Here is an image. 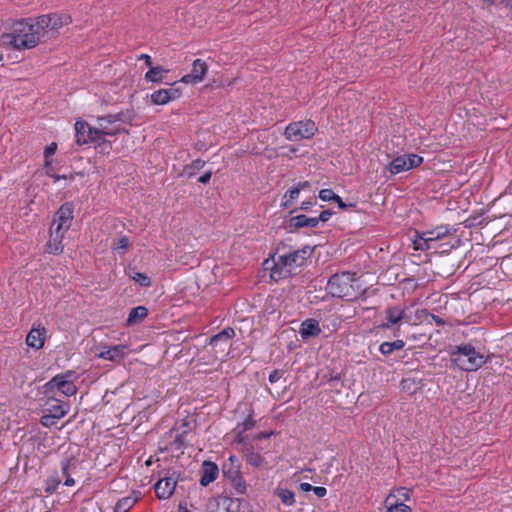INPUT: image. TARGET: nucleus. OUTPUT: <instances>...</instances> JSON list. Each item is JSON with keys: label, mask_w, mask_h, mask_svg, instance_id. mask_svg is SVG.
<instances>
[{"label": "nucleus", "mask_w": 512, "mask_h": 512, "mask_svg": "<svg viewBox=\"0 0 512 512\" xmlns=\"http://www.w3.org/2000/svg\"><path fill=\"white\" fill-rule=\"evenodd\" d=\"M41 42H45V39L35 18L15 22L11 32L1 36V43L15 50L32 49Z\"/></svg>", "instance_id": "obj_1"}, {"label": "nucleus", "mask_w": 512, "mask_h": 512, "mask_svg": "<svg viewBox=\"0 0 512 512\" xmlns=\"http://www.w3.org/2000/svg\"><path fill=\"white\" fill-rule=\"evenodd\" d=\"M132 122L133 117L129 112L98 116L95 127L101 145L107 143L106 137H115L121 133H128L123 124L132 125Z\"/></svg>", "instance_id": "obj_2"}, {"label": "nucleus", "mask_w": 512, "mask_h": 512, "mask_svg": "<svg viewBox=\"0 0 512 512\" xmlns=\"http://www.w3.org/2000/svg\"><path fill=\"white\" fill-rule=\"evenodd\" d=\"M326 289L333 297L346 300H353L361 293V288L355 275L350 272H342L331 276Z\"/></svg>", "instance_id": "obj_3"}, {"label": "nucleus", "mask_w": 512, "mask_h": 512, "mask_svg": "<svg viewBox=\"0 0 512 512\" xmlns=\"http://www.w3.org/2000/svg\"><path fill=\"white\" fill-rule=\"evenodd\" d=\"M451 356L453 363L464 371H475L486 362L485 356L470 344L457 346Z\"/></svg>", "instance_id": "obj_4"}, {"label": "nucleus", "mask_w": 512, "mask_h": 512, "mask_svg": "<svg viewBox=\"0 0 512 512\" xmlns=\"http://www.w3.org/2000/svg\"><path fill=\"white\" fill-rule=\"evenodd\" d=\"M35 19L40 30H42L45 41L56 37L59 30L72 21L71 16L64 13L41 15Z\"/></svg>", "instance_id": "obj_5"}, {"label": "nucleus", "mask_w": 512, "mask_h": 512, "mask_svg": "<svg viewBox=\"0 0 512 512\" xmlns=\"http://www.w3.org/2000/svg\"><path fill=\"white\" fill-rule=\"evenodd\" d=\"M73 372H67L65 374H58L54 376L50 381L42 386V393L45 396H55L60 393L64 396H72L76 394L77 388L71 377Z\"/></svg>", "instance_id": "obj_6"}, {"label": "nucleus", "mask_w": 512, "mask_h": 512, "mask_svg": "<svg viewBox=\"0 0 512 512\" xmlns=\"http://www.w3.org/2000/svg\"><path fill=\"white\" fill-rule=\"evenodd\" d=\"M310 253L311 249L309 247H305L301 250L280 255L277 261H275L274 268H272V275H275L276 273L281 275L283 273V269H286L284 273H291L292 268L301 266Z\"/></svg>", "instance_id": "obj_7"}, {"label": "nucleus", "mask_w": 512, "mask_h": 512, "mask_svg": "<svg viewBox=\"0 0 512 512\" xmlns=\"http://www.w3.org/2000/svg\"><path fill=\"white\" fill-rule=\"evenodd\" d=\"M449 234L447 226H438L435 229L423 231L421 233L415 232V237L412 240L416 250L427 251L436 249L435 243L443 239Z\"/></svg>", "instance_id": "obj_8"}, {"label": "nucleus", "mask_w": 512, "mask_h": 512, "mask_svg": "<svg viewBox=\"0 0 512 512\" xmlns=\"http://www.w3.org/2000/svg\"><path fill=\"white\" fill-rule=\"evenodd\" d=\"M317 127L311 120L290 123L285 129V137L289 141L310 139L315 135Z\"/></svg>", "instance_id": "obj_9"}, {"label": "nucleus", "mask_w": 512, "mask_h": 512, "mask_svg": "<svg viewBox=\"0 0 512 512\" xmlns=\"http://www.w3.org/2000/svg\"><path fill=\"white\" fill-rule=\"evenodd\" d=\"M235 336L233 328L227 327L210 338L209 345L213 350L215 360L223 359L229 352L230 340Z\"/></svg>", "instance_id": "obj_10"}, {"label": "nucleus", "mask_w": 512, "mask_h": 512, "mask_svg": "<svg viewBox=\"0 0 512 512\" xmlns=\"http://www.w3.org/2000/svg\"><path fill=\"white\" fill-rule=\"evenodd\" d=\"M73 210L72 203H64L56 212L50 230L66 233L73 221Z\"/></svg>", "instance_id": "obj_11"}, {"label": "nucleus", "mask_w": 512, "mask_h": 512, "mask_svg": "<svg viewBox=\"0 0 512 512\" xmlns=\"http://www.w3.org/2000/svg\"><path fill=\"white\" fill-rule=\"evenodd\" d=\"M75 131L76 142L78 145H85L90 143H94L97 146L101 145L95 125L92 126L85 121H77L75 123Z\"/></svg>", "instance_id": "obj_12"}, {"label": "nucleus", "mask_w": 512, "mask_h": 512, "mask_svg": "<svg viewBox=\"0 0 512 512\" xmlns=\"http://www.w3.org/2000/svg\"><path fill=\"white\" fill-rule=\"evenodd\" d=\"M178 475L176 471L167 473L164 477L160 478L154 485L155 493L159 499H169L177 485Z\"/></svg>", "instance_id": "obj_13"}, {"label": "nucleus", "mask_w": 512, "mask_h": 512, "mask_svg": "<svg viewBox=\"0 0 512 512\" xmlns=\"http://www.w3.org/2000/svg\"><path fill=\"white\" fill-rule=\"evenodd\" d=\"M239 503L227 496H219L210 499L207 504V512H238Z\"/></svg>", "instance_id": "obj_14"}, {"label": "nucleus", "mask_w": 512, "mask_h": 512, "mask_svg": "<svg viewBox=\"0 0 512 512\" xmlns=\"http://www.w3.org/2000/svg\"><path fill=\"white\" fill-rule=\"evenodd\" d=\"M181 95L180 89L175 87V84L171 85L169 88L159 89L154 91L150 95L151 102L154 105H165L170 101H174L178 99Z\"/></svg>", "instance_id": "obj_15"}, {"label": "nucleus", "mask_w": 512, "mask_h": 512, "mask_svg": "<svg viewBox=\"0 0 512 512\" xmlns=\"http://www.w3.org/2000/svg\"><path fill=\"white\" fill-rule=\"evenodd\" d=\"M208 71L207 64L201 59L194 60L192 64V70L189 74L184 75L180 82L185 84H197L204 80V77Z\"/></svg>", "instance_id": "obj_16"}, {"label": "nucleus", "mask_w": 512, "mask_h": 512, "mask_svg": "<svg viewBox=\"0 0 512 512\" xmlns=\"http://www.w3.org/2000/svg\"><path fill=\"white\" fill-rule=\"evenodd\" d=\"M126 355L127 347L125 345L103 346L102 349L97 353L99 358L113 362L123 360Z\"/></svg>", "instance_id": "obj_17"}, {"label": "nucleus", "mask_w": 512, "mask_h": 512, "mask_svg": "<svg viewBox=\"0 0 512 512\" xmlns=\"http://www.w3.org/2000/svg\"><path fill=\"white\" fill-rule=\"evenodd\" d=\"M47 398L44 406L45 412L57 416L59 419L63 418L69 411V405L63 403L55 396H45Z\"/></svg>", "instance_id": "obj_18"}, {"label": "nucleus", "mask_w": 512, "mask_h": 512, "mask_svg": "<svg viewBox=\"0 0 512 512\" xmlns=\"http://www.w3.org/2000/svg\"><path fill=\"white\" fill-rule=\"evenodd\" d=\"M219 474L218 466L210 461H204L201 468L200 484L207 486L213 482Z\"/></svg>", "instance_id": "obj_19"}, {"label": "nucleus", "mask_w": 512, "mask_h": 512, "mask_svg": "<svg viewBox=\"0 0 512 512\" xmlns=\"http://www.w3.org/2000/svg\"><path fill=\"white\" fill-rule=\"evenodd\" d=\"M45 328L33 327L26 337V344L34 349H40L44 345Z\"/></svg>", "instance_id": "obj_20"}, {"label": "nucleus", "mask_w": 512, "mask_h": 512, "mask_svg": "<svg viewBox=\"0 0 512 512\" xmlns=\"http://www.w3.org/2000/svg\"><path fill=\"white\" fill-rule=\"evenodd\" d=\"M386 319H387V323L383 325L386 328L390 327L391 325H395V324L399 323L401 320H405L406 322L409 321V319L405 313V310L399 306H395V307H391V308L387 309L386 310Z\"/></svg>", "instance_id": "obj_21"}, {"label": "nucleus", "mask_w": 512, "mask_h": 512, "mask_svg": "<svg viewBox=\"0 0 512 512\" xmlns=\"http://www.w3.org/2000/svg\"><path fill=\"white\" fill-rule=\"evenodd\" d=\"M65 233L50 230V238L46 244V251L52 254H59L63 251L62 240Z\"/></svg>", "instance_id": "obj_22"}, {"label": "nucleus", "mask_w": 512, "mask_h": 512, "mask_svg": "<svg viewBox=\"0 0 512 512\" xmlns=\"http://www.w3.org/2000/svg\"><path fill=\"white\" fill-rule=\"evenodd\" d=\"M321 332L319 323L315 319L305 320L300 327L299 333L303 339L317 336Z\"/></svg>", "instance_id": "obj_23"}, {"label": "nucleus", "mask_w": 512, "mask_h": 512, "mask_svg": "<svg viewBox=\"0 0 512 512\" xmlns=\"http://www.w3.org/2000/svg\"><path fill=\"white\" fill-rule=\"evenodd\" d=\"M317 220L316 217H307L306 215H297L290 219V227H293L295 229L303 228V227H309L314 228L316 227Z\"/></svg>", "instance_id": "obj_24"}, {"label": "nucleus", "mask_w": 512, "mask_h": 512, "mask_svg": "<svg viewBox=\"0 0 512 512\" xmlns=\"http://www.w3.org/2000/svg\"><path fill=\"white\" fill-rule=\"evenodd\" d=\"M396 495L394 493H390L386 500L385 504L387 506L386 512H411V508L405 505L402 502H398V499L394 501Z\"/></svg>", "instance_id": "obj_25"}, {"label": "nucleus", "mask_w": 512, "mask_h": 512, "mask_svg": "<svg viewBox=\"0 0 512 512\" xmlns=\"http://www.w3.org/2000/svg\"><path fill=\"white\" fill-rule=\"evenodd\" d=\"M139 497L135 493L120 499L115 507V512H128L138 501Z\"/></svg>", "instance_id": "obj_26"}, {"label": "nucleus", "mask_w": 512, "mask_h": 512, "mask_svg": "<svg viewBox=\"0 0 512 512\" xmlns=\"http://www.w3.org/2000/svg\"><path fill=\"white\" fill-rule=\"evenodd\" d=\"M148 315V310L144 306H137L133 308L128 316L127 323L129 325H134L141 322Z\"/></svg>", "instance_id": "obj_27"}, {"label": "nucleus", "mask_w": 512, "mask_h": 512, "mask_svg": "<svg viewBox=\"0 0 512 512\" xmlns=\"http://www.w3.org/2000/svg\"><path fill=\"white\" fill-rule=\"evenodd\" d=\"M229 478L238 494H244L246 492V483L238 470L229 471Z\"/></svg>", "instance_id": "obj_28"}, {"label": "nucleus", "mask_w": 512, "mask_h": 512, "mask_svg": "<svg viewBox=\"0 0 512 512\" xmlns=\"http://www.w3.org/2000/svg\"><path fill=\"white\" fill-rule=\"evenodd\" d=\"M167 72L168 70L164 69L162 66H151L149 71L145 74V79L150 82H161Z\"/></svg>", "instance_id": "obj_29"}, {"label": "nucleus", "mask_w": 512, "mask_h": 512, "mask_svg": "<svg viewBox=\"0 0 512 512\" xmlns=\"http://www.w3.org/2000/svg\"><path fill=\"white\" fill-rule=\"evenodd\" d=\"M404 347V342L402 340H395L393 342H383L379 350L383 355H389L394 351L401 350Z\"/></svg>", "instance_id": "obj_30"}, {"label": "nucleus", "mask_w": 512, "mask_h": 512, "mask_svg": "<svg viewBox=\"0 0 512 512\" xmlns=\"http://www.w3.org/2000/svg\"><path fill=\"white\" fill-rule=\"evenodd\" d=\"M389 170L392 174H398L404 171H407V165L405 156H399L392 160L389 164Z\"/></svg>", "instance_id": "obj_31"}, {"label": "nucleus", "mask_w": 512, "mask_h": 512, "mask_svg": "<svg viewBox=\"0 0 512 512\" xmlns=\"http://www.w3.org/2000/svg\"><path fill=\"white\" fill-rule=\"evenodd\" d=\"M276 495L280 498L283 504L291 506L295 503V494L291 490L278 488Z\"/></svg>", "instance_id": "obj_32"}, {"label": "nucleus", "mask_w": 512, "mask_h": 512, "mask_svg": "<svg viewBox=\"0 0 512 512\" xmlns=\"http://www.w3.org/2000/svg\"><path fill=\"white\" fill-rule=\"evenodd\" d=\"M128 276L143 287L151 285V280L146 274L137 272L134 269L128 271Z\"/></svg>", "instance_id": "obj_33"}, {"label": "nucleus", "mask_w": 512, "mask_h": 512, "mask_svg": "<svg viewBox=\"0 0 512 512\" xmlns=\"http://www.w3.org/2000/svg\"><path fill=\"white\" fill-rule=\"evenodd\" d=\"M129 245H130V241H129L128 237L122 236L113 242L112 247L114 250H117L121 254H124L128 250Z\"/></svg>", "instance_id": "obj_34"}, {"label": "nucleus", "mask_w": 512, "mask_h": 512, "mask_svg": "<svg viewBox=\"0 0 512 512\" xmlns=\"http://www.w3.org/2000/svg\"><path fill=\"white\" fill-rule=\"evenodd\" d=\"M300 194V188L294 187L290 190H288L283 197L282 206L288 207L291 205L292 201L297 199Z\"/></svg>", "instance_id": "obj_35"}, {"label": "nucleus", "mask_w": 512, "mask_h": 512, "mask_svg": "<svg viewBox=\"0 0 512 512\" xmlns=\"http://www.w3.org/2000/svg\"><path fill=\"white\" fill-rule=\"evenodd\" d=\"M77 461L74 458H67L61 462L62 474L66 477L76 468Z\"/></svg>", "instance_id": "obj_36"}, {"label": "nucleus", "mask_w": 512, "mask_h": 512, "mask_svg": "<svg viewBox=\"0 0 512 512\" xmlns=\"http://www.w3.org/2000/svg\"><path fill=\"white\" fill-rule=\"evenodd\" d=\"M404 156H405L406 165H407L408 170L418 167L423 161V158L416 154H408V155H404Z\"/></svg>", "instance_id": "obj_37"}, {"label": "nucleus", "mask_w": 512, "mask_h": 512, "mask_svg": "<svg viewBox=\"0 0 512 512\" xmlns=\"http://www.w3.org/2000/svg\"><path fill=\"white\" fill-rule=\"evenodd\" d=\"M205 162L197 159L191 163V165L187 166L184 170L185 174L189 177L193 176L197 170H200L204 167Z\"/></svg>", "instance_id": "obj_38"}, {"label": "nucleus", "mask_w": 512, "mask_h": 512, "mask_svg": "<svg viewBox=\"0 0 512 512\" xmlns=\"http://www.w3.org/2000/svg\"><path fill=\"white\" fill-rule=\"evenodd\" d=\"M59 420L60 419L57 416L45 412V414L41 417L40 422L45 427H52L56 425Z\"/></svg>", "instance_id": "obj_39"}, {"label": "nucleus", "mask_w": 512, "mask_h": 512, "mask_svg": "<svg viewBox=\"0 0 512 512\" xmlns=\"http://www.w3.org/2000/svg\"><path fill=\"white\" fill-rule=\"evenodd\" d=\"M60 484V479L57 476H51L47 480L46 492L52 493Z\"/></svg>", "instance_id": "obj_40"}, {"label": "nucleus", "mask_w": 512, "mask_h": 512, "mask_svg": "<svg viewBox=\"0 0 512 512\" xmlns=\"http://www.w3.org/2000/svg\"><path fill=\"white\" fill-rule=\"evenodd\" d=\"M336 195L331 189H322L319 192V198L322 201H333L336 199Z\"/></svg>", "instance_id": "obj_41"}, {"label": "nucleus", "mask_w": 512, "mask_h": 512, "mask_svg": "<svg viewBox=\"0 0 512 512\" xmlns=\"http://www.w3.org/2000/svg\"><path fill=\"white\" fill-rule=\"evenodd\" d=\"M395 495H396V498L394 499V501H395L396 499H398V501H399V500H401V499H402V500H408V499H409V497H410L409 490H407L406 488H403V487H402V488L397 489V491H396V494H395Z\"/></svg>", "instance_id": "obj_42"}, {"label": "nucleus", "mask_w": 512, "mask_h": 512, "mask_svg": "<svg viewBox=\"0 0 512 512\" xmlns=\"http://www.w3.org/2000/svg\"><path fill=\"white\" fill-rule=\"evenodd\" d=\"M283 376V372L274 370L269 375V382L273 385L276 384Z\"/></svg>", "instance_id": "obj_43"}, {"label": "nucleus", "mask_w": 512, "mask_h": 512, "mask_svg": "<svg viewBox=\"0 0 512 512\" xmlns=\"http://www.w3.org/2000/svg\"><path fill=\"white\" fill-rule=\"evenodd\" d=\"M248 462L253 466H259L262 462V458L258 454H250L247 458Z\"/></svg>", "instance_id": "obj_44"}, {"label": "nucleus", "mask_w": 512, "mask_h": 512, "mask_svg": "<svg viewBox=\"0 0 512 512\" xmlns=\"http://www.w3.org/2000/svg\"><path fill=\"white\" fill-rule=\"evenodd\" d=\"M332 215V212L328 211V210H325V211H322L319 216L316 217V220H317V224L321 221V222H326L330 219Z\"/></svg>", "instance_id": "obj_45"}, {"label": "nucleus", "mask_w": 512, "mask_h": 512, "mask_svg": "<svg viewBox=\"0 0 512 512\" xmlns=\"http://www.w3.org/2000/svg\"><path fill=\"white\" fill-rule=\"evenodd\" d=\"M312 491L315 493V495L318 498H322V497H324L327 494L326 488L325 487H321V486H316V487L313 486Z\"/></svg>", "instance_id": "obj_46"}, {"label": "nucleus", "mask_w": 512, "mask_h": 512, "mask_svg": "<svg viewBox=\"0 0 512 512\" xmlns=\"http://www.w3.org/2000/svg\"><path fill=\"white\" fill-rule=\"evenodd\" d=\"M57 145L55 143H51L49 146L45 149V157L48 158L51 155H53L56 151Z\"/></svg>", "instance_id": "obj_47"}, {"label": "nucleus", "mask_w": 512, "mask_h": 512, "mask_svg": "<svg viewBox=\"0 0 512 512\" xmlns=\"http://www.w3.org/2000/svg\"><path fill=\"white\" fill-rule=\"evenodd\" d=\"M211 176H212V172L207 171L202 176L199 177L198 181L202 184H206L210 181Z\"/></svg>", "instance_id": "obj_48"}, {"label": "nucleus", "mask_w": 512, "mask_h": 512, "mask_svg": "<svg viewBox=\"0 0 512 512\" xmlns=\"http://www.w3.org/2000/svg\"><path fill=\"white\" fill-rule=\"evenodd\" d=\"M312 488H313V486H312L311 484H309V483H306V482L301 483V484L299 485V489H300V491H302V492H309V491H312Z\"/></svg>", "instance_id": "obj_49"}, {"label": "nucleus", "mask_w": 512, "mask_h": 512, "mask_svg": "<svg viewBox=\"0 0 512 512\" xmlns=\"http://www.w3.org/2000/svg\"><path fill=\"white\" fill-rule=\"evenodd\" d=\"M139 59L144 60V62L146 63V65L148 67L152 66V60H151V57L149 55L142 54V55L139 56Z\"/></svg>", "instance_id": "obj_50"}, {"label": "nucleus", "mask_w": 512, "mask_h": 512, "mask_svg": "<svg viewBox=\"0 0 512 512\" xmlns=\"http://www.w3.org/2000/svg\"><path fill=\"white\" fill-rule=\"evenodd\" d=\"M75 484L74 479L71 477V475L66 476V480L64 482L65 486L71 487Z\"/></svg>", "instance_id": "obj_51"}, {"label": "nucleus", "mask_w": 512, "mask_h": 512, "mask_svg": "<svg viewBox=\"0 0 512 512\" xmlns=\"http://www.w3.org/2000/svg\"><path fill=\"white\" fill-rule=\"evenodd\" d=\"M314 203L312 201H304L302 202L300 209L308 210Z\"/></svg>", "instance_id": "obj_52"}, {"label": "nucleus", "mask_w": 512, "mask_h": 512, "mask_svg": "<svg viewBox=\"0 0 512 512\" xmlns=\"http://www.w3.org/2000/svg\"><path fill=\"white\" fill-rule=\"evenodd\" d=\"M335 198L336 199H334L333 201H335L338 204L339 208L344 209L346 207V204L342 201V199L338 195H336Z\"/></svg>", "instance_id": "obj_53"}, {"label": "nucleus", "mask_w": 512, "mask_h": 512, "mask_svg": "<svg viewBox=\"0 0 512 512\" xmlns=\"http://www.w3.org/2000/svg\"><path fill=\"white\" fill-rule=\"evenodd\" d=\"M296 187L300 188V191H301V190H303L305 188L310 187V183L308 181L300 182V183L297 184Z\"/></svg>", "instance_id": "obj_54"}, {"label": "nucleus", "mask_w": 512, "mask_h": 512, "mask_svg": "<svg viewBox=\"0 0 512 512\" xmlns=\"http://www.w3.org/2000/svg\"><path fill=\"white\" fill-rule=\"evenodd\" d=\"M273 390H274V392H275L278 396L280 395V391L278 390V388H277V387H274V388H273Z\"/></svg>", "instance_id": "obj_55"}, {"label": "nucleus", "mask_w": 512, "mask_h": 512, "mask_svg": "<svg viewBox=\"0 0 512 512\" xmlns=\"http://www.w3.org/2000/svg\"><path fill=\"white\" fill-rule=\"evenodd\" d=\"M55 181L59 180L61 178V176H53ZM62 178H65V176H62Z\"/></svg>", "instance_id": "obj_56"}, {"label": "nucleus", "mask_w": 512, "mask_h": 512, "mask_svg": "<svg viewBox=\"0 0 512 512\" xmlns=\"http://www.w3.org/2000/svg\"><path fill=\"white\" fill-rule=\"evenodd\" d=\"M484 2L493 3L494 0H483Z\"/></svg>", "instance_id": "obj_57"}, {"label": "nucleus", "mask_w": 512, "mask_h": 512, "mask_svg": "<svg viewBox=\"0 0 512 512\" xmlns=\"http://www.w3.org/2000/svg\"><path fill=\"white\" fill-rule=\"evenodd\" d=\"M229 460L233 462L234 457H233V456H231V457L229 458Z\"/></svg>", "instance_id": "obj_58"}, {"label": "nucleus", "mask_w": 512, "mask_h": 512, "mask_svg": "<svg viewBox=\"0 0 512 512\" xmlns=\"http://www.w3.org/2000/svg\"><path fill=\"white\" fill-rule=\"evenodd\" d=\"M2 59H3V57H2V55L0 54V61H2Z\"/></svg>", "instance_id": "obj_59"}]
</instances>
